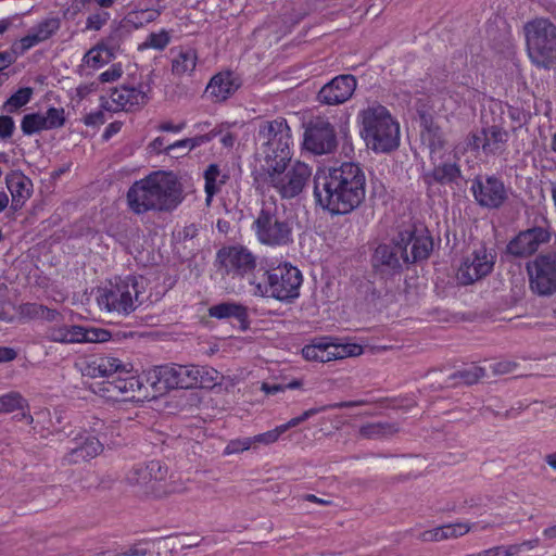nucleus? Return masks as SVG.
<instances>
[{
  "label": "nucleus",
  "mask_w": 556,
  "mask_h": 556,
  "mask_svg": "<svg viewBox=\"0 0 556 556\" xmlns=\"http://www.w3.org/2000/svg\"><path fill=\"white\" fill-rule=\"evenodd\" d=\"M366 176L359 165L345 162L314 176L316 203L333 215L353 212L365 200Z\"/></svg>",
  "instance_id": "obj_1"
},
{
  "label": "nucleus",
  "mask_w": 556,
  "mask_h": 556,
  "mask_svg": "<svg viewBox=\"0 0 556 556\" xmlns=\"http://www.w3.org/2000/svg\"><path fill=\"white\" fill-rule=\"evenodd\" d=\"M83 375L90 378H104L102 395L115 401H143L154 399L153 390L141 377L129 375L123 362L113 356H97L88 361Z\"/></svg>",
  "instance_id": "obj_2"
},
{
  "label": "nucleus",
  "mask_w": 556,
  "mask_h": 556,
  "mask_svg": "<svg viewBox=\"0 0 556 556\" xmlns=\"http://www.w3.org/2000/svg\"><path fill=\"white\" fill-rule=\"evenodd\" d=\"M182 200V186L170 172H153L135 181L127 191L128 207L137 215L151 211L170 212Z\"/></svg>",
  "instance_id": "obj_3"
},
{
  "label": "nucleus",
  "mask_w": 556,
  "mask_h": 556,
  "mask_svg": "<svg viewBox=\"0 0 556 556\" xmlns=\"http://www.w3.org/2000/svg\"><path fill=\"white\" fill-rule=\"evenodd\" d=\"M312 177V167L302 161L282 160L262 164L256 177L257 188L274 189L281 199L299 197L307 187Z\"/></svg>",
  "instance_id": "obj_4"
},
{
  "label": "nucleus",
  "mask_w": 556,
  "mask_h": 556,
  "mask_svg": "<svg viewBox=\"0 0 556 556\" xmlns=\"http://www.w3.org/2000/svg\"><path fill=\"white\" fill-rule=\"evenodd\" d=\"M433 243L428 236H416L414 232H401L399 240L379 244L372 255V266L381 273H395L403 265L425 260L432 251Z\"/></svg>",
  "instance_id": "obj_5"
},
{
  "label": "nucleus",
  "mask_w": 556,
  "mask_h": 556,
  "mask_svg": "<svg viewBox=\"0 0 556 556\" xmlns=\"http://www.w3.org/2000/svg\"><path fill=\"white\" fill-rule=\"evenodd\" d=\"M362 136L366 146L376 153H389L400 144V125L389 110L378 103L368 105L358 113Z\"/></svg>",
  "instance_id": "obj_6"
},
{
  "label": "nucleus",
  "mask_w": 556,
  "mask_h": 556,
  "mask_svg": "<svg viewBox=\"0 0 556 556\" xmlns=\"http://www.w3.org/2000/svg\"><path fill=\"white\" fill-rule=\"evenodd\" d=\"M147 287L143 276L116 277L100 290L98 303L109 312L128 316L148 300Z\"/></svg>",
  "instance_id": "obj_7"
},
{
  "label": "nucleus",
  "mask_w": 556,
  "mask_h": 556,
  "mask_svg": "<svg viewBox=\"0 0 556 556\" xmlns=\"http://www.w3.org/2000/svg\"><path fill=\"white\" fill-rule=\"evenodd\" d=\"M302 282L300 269L288 263L270 269L263 268L260 276L253 275L250 279L255 295L287 303L299 298Z\"/></svg>",
  "instance_id": "obj_8"
},
{
  "label": "nucleus",
  "mask_w": 556,
  "mask_h": 556,
  "mask_svg": "<svg viewBox=\"0 0 556 556\" xmlns=\"http://www.w3.org/2000/svg\"><path fill=\"white\" fill-rule=\"evenodd\" d=\"M256 240L265 247L283 248L293 242V227L282 206L264 201L252 224Z\"/></svg>",
  "instance_id": "obj_9"
},
{
  "label": "nucleus",
  "mask_w": 556,
  "mask_h": 556,
  "mask_svg": "<svg viewBox=\"0 0 556 556\" xmlns=\"http://www.w3.org/2000/svg\"><path fill=\"white\" fill-rule=\"evenodd\" d=\"M527 53L538 68L556 65V26L548 18H534L523 26Z\"/></svg>",
  "instance_id": "obj_10"
},
{
  "label": "nucleus",
  "mask_w": 556,
  "mask_h": 556,
  "mask_svg": "<svg viewBox=\"0 0 556 556\" xmlns=\"http://www.w3.org/2000/svg\"><path fill=\"white\" fill-rule=\"evenodd\" d=\"M257 139L262 146L263 164L278 159L291 160L293 139L291 128L283 117L263 121L258 126Z\"/></svg>",
  "instance_id": "obj_11"
},
{
  "label": "nucleus",
  "mask_w": 556,
  "mask_h": 556,
  "mask_svg": "<svg viewBox=\"0 0 556 556\" xmlns=\"http://www.w3.org/2000/svg\"><path fill=\"white\" fill-rule=\"evenodd\" d=\"M216 271L223 278L249 280L253 275L260 276L263 268L256 269V255L242 244H231L220 248L214 261Z\"/></svg>",
  "instance_id": "obj_12"
},
{
  "label": "nucleus",
  "mask_w": 556,
  "mask_h": 556,
  "mask_svg": "<svg viewBox=\"0 0 556 556\" xmlns=\"http://www.w3.org/2000/svg\"><path fill=\"white\" fill-rule=\"evenodd\" d=\"M197 375H199L197 365L168 364L149 370L147 382L153 390L152 396H157L172 389L195 388Z\"/></svg>",
  "instance_id": "obj_13"
},
{
  "label": "nucleus",
  "mask_w": 556,
  "mask_h": 556,
  "mask_svg": "<svg viewBox=\"0 0 556 556\" xmlns=\"http://www.w3.org/2000/svg\"><path fill=\"white\" fill-rule=\"evenodd\" d=\"M531 292L549 298L556 294V251L538 254L526 264Z\"/></svg>",
  "instance_id": "obj_14"
},
{
  "label": "nucleus",
  "mask_w": 556,
  "mask_h": 556,
  "mask_svg": "<svg viewBox=\"0 0 556 556\" xmlns=\"http://www.w3.org/2000/svg\"><path fill=\"white\" fill-rule=\"evenodd\" d=\"M167 473L166 466H163L159 460H151L146 465L134 467L127 475V481L130 485L137 488L139 493L161 496L166 492L163 483Z\"/></svg>",
  "instance_id": "obj_15"
},
{
  "label": "nucleus",
  "mask_w": 556,
  "mask_h": 556,
  "mask_svg": "<svg viewBox=\"0 0 556 556\" xmlns=\"http://www.w3.org/2000/svg\"><path fill=\"white\" fill-rule=\"evenodd\" d=\"M363 353L362 345L334 343L330 337H321L312 341L302 349V355L306 361L327 363Z\"/></svg>",
  "instance_id": "obj_16"
},
{
  "label": "nucleus",
  "mask_w": 556,
  "mask_h": 556,
  "mask_svg": "<svg viewBox=\"0 0 556 556\" xmlns=\"http://www.w3.org/2000/svg\"><path fill=\"white\" fill-rule=\"evenodd\" d=\"M509 132L498 125L482 127L467 136V146L471 151H481L486 157L500 156L507 150Z\"/></svg>",
  "instance_id": "obj_17"
},
{
  "label": "nucleus",
  "mask_w": 556,
  "mask_h": 556,
  "mask_svg": "<svg viewBox=\"0 0 556 556\" xmlns=\"http://www.w3.org/2000/svg\"><path fill=\"white\" fill-rule=\"evenodd\" d=\"M549 226H534L520 231L506 245L508 255L516 258H527L534 255L539 249L551 241Z\"/></svg>",
  "instance_id": "obj_18"
},
{
  "label": "nucleus",
  "mask_w": 556,
  "mask_h": 556,
  "mask_svg": "<svg viewBox=\"0 0 556 556\" xmlns=\"http://www.w3.org/2000/svg\"><path fill=\"white\" fill-rule=\"evenodd\" d=\"M303 144L307 151L317 155L333 152L338 144L333 125L323 117L311 121L304 132Z\"/></svg>",
  "instance_id": "obj_19"
},
{
  "label": "nucleus",
  "mask_w": 556,
  "mask_h": 556,
  "mask_svg": "<svg viewBox=\"0 0 556 556\" xmlns=\"http://www.w3.org/2000/svg\"><path fill=\"white\" fill-rule=\"evenodd\" d=\"M111 334L108 330L97 328H85L78 325H60L49 327L46 339L50 342L73 344L84 342H105Z\"/></svg>",
  "instance_id": "obj_20"
},
{
  "label": "nucleus",
  "mask_w": 556,
  "mask_h": 556,
  "mask_svg": "<svg viewBox=\"0 0 556 556\" xmlns=\"http://www.w3.org/2000/svg\"><path fill=\"white\" fill-rule=\"evenodd\" d=\"M495 256L484 247H480L465 257L460 264L456 278L464 286L471 285L488 276L494 267Z\"/></svg>",
  "instance_id": "obj_21"
},
{
  "label": "nucleus",
  "mask_w": 556,
  "mask_h": 556,
  "mask_svg": "<svg viewBox=\"0 0 556 556\" xmlns=\"http://www.w3.org/2000/svg\"><path fill=\"white\" fill-rule=\"evenodd\" d=\"M470 191L477 203L486 208H498L507 199L503 181L495 176L477 177L472 180Z\"/></svg>",
  "instance_id": "obj_22"
},
{
  "label": "nucleus",
  "mask_w": 556,
  "mask_h": 556,
  "mask_svg": "<svg viewBox=\"0 0 556 556\" xmlns=\"http://www.w3.org/2000/svg\"><path fill=\"white\" fill-rule=\"evenodd\" d=\"M356 87L355 76L351 74L336 76L321 87L318 92V100L327 105L342 104L351 99Z\"/></svg>",
  "instance_id": "obj_23"
},
{
  "label": "nucleus",
  "mask_w": 556,
  "mask_h": 556,
  "mask_svg": "<svg viewBox=\"0 0 556 556\" xmlns=\"http://www.w3.org/2000/svg\"><path fill=\"white\" fill-rule=\"evenodd\" d=\"M147 102V93L141 88L121 86L111 91L109 99L103 100L102 108L113 112L134 111Z\"/></svg>",
  "instance_id": "obj_24"
},
{
  "label": "nucleus",
  "mask_w": 556,
  "mask_h": 556,
  "mask_svg": "<svg viewBox=\"0 0 556 556\" xmlns=\"http://www.w3.org/2000/svg\"><path fill=\"white\" fill-rule=\"evenodd\" d=\"M61 26L58 17L46 18L30 27L27 35L14 42V50L17 53H25L33 47L50 39Z\"/></svg>",
  "instance_id": "obj_25"
},
{
  "label": "nucleus",
  "mask_w": 556,
  "mask_h": 556,
  "mask_svg": "<svg viewBox=\"0 0 556 556\" xmlns=\"http://www.w3.org/2000/svg\"><path fill=\"white\" fill-rule=\"evenodd\" d=\"M239 87V78L232 72H220L211 78L205 92L215 102H222L233 94Z\"/></svg>",
  "instance_id": "obj_26"
},
{
  "label": "nucleus",
  "mask_w": 556,
  "mask_h": 556,
  "mask_svg": "<svg viewBox=\"0 0 556 556\" xmlns=\"http://www.w3.org/2000/svg\"><path fill=\"white\" fill-rule=\"evenodd\" d=\"M103 450L102 443L93 435H86L76 439L75 445L68 448L65 459L70 464H78L89 460L99 455Z\"/></svg>",
  "instance_id": "obj_27"
},
{
  "label": "nucleus",
  "mask_w": 556,
  "mask_h": 556,
  "mask_svg": "<svg viewBox=\"0 0 556 556\" xmlns=\"http://www.w3.org/2000/svg\"><path fill=\"white\" fill-rule=\"evenodd\" d=\"M7 187L12 197L14 210L21 208L31 195L33 184L22 172L14 170L5 176Z\"/></svg>",
  "instance_id": "obj_28"
},
{
  "label": "nucleus",
  "mask_w": 556,
  "mask_h": 556,
  "mask_svg": "<svg viewBox=\"0 0 556 556\" xmlns=\"http://www.w3.org/2000/svg\"><path fill=\"white\" fill-rule=\"evenodd\" d=\"M324 409H325V407L309 408V409L305 410L302 415L290 419L288 422H286L283 425L277 426L273 430L256 434L254 437H250V439L252 441V445L253 446L256 444L268 445V444L275 443L276 441H278L280 435L282 433H285L287 430H289L290 428L296 427L298 425H300L301 422L315 416L316 414L324 412Z\"/></svg>",
  "instance_id": "obj_29"
},
{
  "label": "nucleus",
  "mask_w": 556,
  "mask_h": 556,
  "mask_svg": "<svg viewBox=\"0 0 556 556\" xmlns=\"http://www.w3.org/2000/svg\"><path fill=\"white\" fill-rule=\"evenodd\" d=\"M208 315L217 319L235 318L242 328H247L248 309L244 305L235 302H223L208 308Z\"/></svg>",
  "instance_id": "obj_30"
},
{
  "label": "nucleus",
  "mask_w": 556,
  "mask_h": 556,
  "mask_svg": "<svg viewBox=\"0 0 556 556\" xmlns=\"http://www.w3.org/2000/svg\"><path fill=\"white\" fill-rule=\"evenodd\" d=\"M229 176L222 173L217 164H210L204 172L206 203L210 204L213 197L220 191L223 185L226 184Z\"/></svg>",
  "instance_id": "obj_31"
},
{
  "label": "nucleus",
  "mask_w": 556,
  "mask_h": 556,
  "mask_svg": "<svg viewBox=\"0 0 556 556\" xmlns=\"http://www.w3.org/2000/svg\"><path fill=\"white\" fill-rule=\"evenodd\" d=\"M198 62L197 51L192 48L180 49L172 60V72L176 76L191 74Z\"/></svg>",
  "instance_id": "obj_32"
},
{
  "label": "nucleus",
  "mask_w": 556,
  "mask_h": 556,
  "mask_svg": "<svg viewBox=\"0 0 556 556\" xmlns=\"http://www.w3.org/2000/svg\"><path fill=\"white\" fill-rule=\"evenodd\" d=\"M428 177L440 185L457 184L462 170L456 163H442L434 166Z\"/></svg>",
  "instance_id": "obj_33"
},
{
  "label": "nucleus",
  "mask_w": 556,
  "mask_h": 556,
  "mask_svg": "<svg viewBox=\"0 0 556 556\" xmlns=\"http://www.w3.org/2000/svg\"><path fill=\"white\" fill-rule=\"evenodd\" d=\"M484 376H485L484 368H482L480 366L471 365L467 368L457 370L454 374H452L448 377V384L450 386H458V384L471 386L473 383H477Z\"/></svg>",
  "instance_id": "obj_34"
},
{
  "label": "nucleus",
  "mask_w": 556,
  "mask_h": 556,
  "mask_svg": "<svg viewBox=\"0 0 556 556\" xmlns=\"http://www.w3.org/2000/svg\"><path fill=\"white\" fill-rule=\"evenodd\" d=\"M31 96L33 89L30 87L20 88L3 103L2 111L8 114L16 113L30 101Z\"/></svg>",
  "instance_id": "obj_35"
},
{
  "label": "nucleus",
  "mask_w": 556,
  "mask_h": 556,
  "mask_svg": "<svg viewBox=\"0 0 556 556\" xmlns=\"http://www.w3.org/2000/svg\"><path fill=\"white\" fill-rule=\"evenodd\" d=\"M397 431L394 425L391 424H368L359 429V434L365 439H379L388 434H393Z\"/></svg>",
  "instance_id": "obj_36"
},
{
  "label": "nucleus",
  "mask_w": 556,
  "mask_h": 556,
  "mask_svg": "<svg viewBox=\"0 0 556 556\" xmlns=\"http://www.w3.org/2000/svg\"><path fill=\"white\" fill-rule=\"evenodd\" d=\"M170 42L169 33L161 29L159 33H151L147 36L146 40L139 45V50L154 49L162 51Z\"/></svg>",
  "instance_id": "obj_37"
},
{
  "label": "nucleus",
  "mask_w": 556,
  "mask_h": 556,
  "mask_svg": "<svg viewBox=\"0 0 556 556\" xmlns=\"http://www.w3.org/2000/svg\"><path fill=\"white\" fill-rule=\"evenodd\" d=\"M28 407L27 401L18 392L0 396V413H12Z\"/></svg>",
  "instance_id": "obj_38"
},
{
  "label": "nucleus",
  "mask_w": 556,
  "mask_h": 556,
  "mask_svg": "<svg viewBox=\"0 0 556 556\" xmlns=\"http://www.w3.org/2000/svg\"><path fill=\"white\" fill-rule=\"evenodd\" d=\"M21 129L26 136H30L41 130H47L43 115L39 113H30L24 115L21 122Z\"/></svg>",
  "instance_id": "obj_39"
},
{
  "label": "nucleus",
  "mask_w": 556,
  "mask_h": 556,
  "mask_svg": "<svg viewBox=\"0 0 556 556\" xmlns=\"http://www.w3.org/2000/svg\"><path fill=\"white\" fill-rule=\"evenodd\" d=\"M199 375H197V387L212 388L222 381L220 374L212 367L198 366Z\"/></svg>",
  "instance_id": "obj_40"
},
{
  "label": "nucleus",
  "mask_w": 556,
  "mask_h": 556,
  "mask_svg": "<svg viewBox=\"0 0 556 556\" xmlns=\"http://www.w3.org/2000/svg\"><path fill=\"white\" fill-rule=\"evenodd\" d=\"M46 128H60L65 124V113L63 108H50L43 115Z\"/></svg>",
  "instance_id": "obj_41"
},
{
  "label": "nucleus",
  "mask_w": 556,
  "mask_h": 556,
  "mask_svg": "<svg viewBox=\"0 0 556 556\" xmlns=\"http://www.w3.org/2000/svg\"><path fill=\"white\" fill-rule=\"evenodd\" d=\"M422 139L428 143L431 154L441 151L445 146L443 135L438 128H429L427 132L422 135Z\"/></svg>",
  "instance_id": "obj_42"
},
{
  "label": "nucleus",
  "mask_w": 556,
  "mask_h": 556,
  "mask_svg": "<svg viewBox=\"0 0 556 556\" xmlns=\"http://www.w3.org/2000/svg\"><path fill=\"white\" fill-rule=\"evenodd\" d=\"M252 441L249 438H238L230 440L224 450V455L238 454L252 447Z\"/></svg>",
  "instance_id": "obj_43"
},
{
  "label": "nucleus",
  "mask_w": 556,
  "mask_h": 556,
  "mask_svg": "<svg viewBox=\"0 0 556 556\" xmlns=\"http://www.w3.org/2000/svg\"><path fill=\"white\" fill-rule=\"evenodd\" d=\"M471 529V526L466 522H457V523H451L443 526L444 530V538L447 539H456L459 536L465 535L468 533Z\"/></svg>",
  "instance_id": "obj_44"
},
{
  "label": "nucleus",
  "mask_w": 556,
  "mask_h": 556,
  "mask_svg": "<svg viewBox=\"0 0 556 556\" xmlns=\"http://www.w3.org/2000/svg\"><path fill=\"white\" fill-rule=\"evenodd\" d=\"M103 47L98 46L96 48L90 49L84 56V62L93 68H99L104 63H106V59L102 56Z\"/></svg>",
  "instance_id": "obj_45"
},
{
  "label": "nucleus",
  "mask_w": 556,
  "mask_h": 556,
  "mask_svg": "<svg viewBox=\"0 0 556 556\" xmlns=\"http://www.w3.org/2000/svg\"><path fill=\"white\" fill-rule=\"evenodd\" d=\"M41 304L24 303L18 307V314L25 319H38L40 317Z\"/></svg>",
  "instance_id": "obj_46"
},
{
  "label": "nucleus",
  "mask_w": 556,
  "mask_h": 556,
  "mask_svg": "<svg viewBox=\"0 0 556 556\" xmlns=\"http://www.w3.org/2000/svg\"><path fill=\"white\" fill-rule=\"evenodd\" d=\"M110 18V14L108 12H100L90 14L86 22L87 29L99 30Z\"/></svg>",
  "instance_id": "obj_47"
},
{
  "label": "nucleus",
  "mask_w": 556,
  "mask_h": 556,
  "mask_svg": "<svg viewBox=\"0 0 556 556\" xmlns=\"http://www.w3.org/2000/svg\"><path fill=\"white\" fill-rule=\"evenodd\" d=\"M15 130V123L9 115H0V139L7 140L12 137Z\"/></svg>",
  "instance_id": "obj_48"
},
{
  "label": "nucleus",
  "mask_w": 556,
  "mask_h": 556,
  "mask_svg": "<svg viewBox=\"0 0 556 556\" xmlns=\"http://www.w3.org/2000/svg\"><path fill=\"white\" fill-rule=\"evenodd\" d=\"M443 526L420 533L419 539L424 542H438L445 540Z\"/></svg>",
  "instance_id": "obj_49"
},
{
  "label": "nucleus",
  "mask_w": 556,
  "mask_h": 556,
  "mask_svg": "<svg viewBox=\"0 0 556 556\" xmlns=\"http://www.w3.org/2000/svg\"><path fill=\"white\" fill-rule=\"evenodd\" d=\"M18 55H23V53L15 52L14 43L12 45L10 51L0 52V72L13 64Z\"/></svg>",
  "instance_id": "obj_50"
},
{
  "label": "nucleus",
  "mask_w": 556,
  "mask_h": 556,
  "mask_svg": "<svg viewBox=\"0 0 556 556\" xmlns=\"http://www.w3.org/2000/svg\"><path fill=\"white\" fill-rule=\"evenodd\" d=\"M123 74L121 65H113L109 70L100 74L99 79L101 83H111L117 80Z\"/></svg>",
  "instance_id": "obj_51"
},
{
  "label": "nucleus",
  "mask_w": 556,
  "mask_h": 556,
  "mask_svg": "<svg viewBox=\"0 0 556 556\" xmlns=\"http://www.w3.org/2000/svg\"><path fill=\"white\" fill-rule=\"evenodd\" d=\"M517 367V363L511 361H501L493 365V371L497 375L510 374Z\"/></svg>",
  "instance_id": "obj_52"
},
{
  "label": "nucleus",
  "mask_w": 556,
  "mask_h": 556,
  "mask_svg": "<svg viewBox=\"0 0 556 556\" xmlns=\"http://www.w3.org/2000/svg\"><path fill=\"white\" fill-rule=\"evenodd\" d=\"M104 122H105V116L101 110L91 112L84 117V123L87 126H99V125L104 124Z\"/></svg>",
  "instance_id": "obj_53"
},
{
  "label": "nucleus",
  "mask_w": 556,
  "mask_h": 556,
  "mask_svg": "<svg viewBox=\"0 0 556 556\" xmlns=\"http://www.w3.org/2000/svg\"><path fill=\"white\" fill-rule=\"evenodd\" d=\"M149 551L140 547L139 545H131L126 551L116 554L115 556H147Z\"/></svg>",
  "instance_id": "obj_54"
},
{
  "label": "nucleus",
  "mask_w": 556,
  "mask_h": 556,
  "mask_svg": "<svg viewBox=\"0 0 556 556\" xmlns=\"http://www.w3.org/2000/svg\"><path fill=\"white\" fill-rule=\"evenodd\" d=\"M17 357V352L8 346H0V363H9Z\"/></svg>",
  "instance_id": "obj_55"
},
{
  "label": "nucleus",
  "mask_w": 556,
  "mask_h": 556,
  "mask_svg": "<svg viewBox=\"0 0 556 556\" xmlns=\"http://www.w3.org/2000/svg\"><path fill=\"white\" fill-rule=\"evenodd\" d=\"M212 139L210 135H201L193 138H187L188 140V150L191 151L194 148L208 142Z\"/></svg>",
  "instance_id": "obj_56"
},
{
  "label": "nucleus",
  "mask_w": 556,
  "mask_h": 556,
  "mask_svg": "<svg viewBox=\"0 0 556 556\" xmlns=\"http://www.w3.org/2000/svg\"><path fill=\"white\" fill-rule=\"evenodd\" d=\"M365 404H367V402L364 400L340 402V403L331 404L329 406H324L325 407L324 410H326L327 408H345V407L363 406Z\"/></svg>",
  "instance_id": "obj_57"
},
{
  "label": "nucleus",
  "mask_w": 556,
  "mask_h": 556,
  "mask_svg": "<svg viewBox=\"0 0 556 556\" xmlns=\"http://www.w3.org/2000/svg\"><path fill=\"white\" fill-rule=\"evenodd\" d=\"M186 127V123L182 122L178 125H174L172 124L170 122H165V123H162L160 126H159V129L161 131H170V132H179L181 131L184 128Z\"/></svg>",
  "instance_id": "obj_58"
},
{
  "label": "nucleus",
  "mask_w": 556,
  "mask_h": 556,
  "mask_svg": "<svg viewBox=\"0 0 556 556\" xmlns=\"http://www.w3.org/2000/svg\"><path fill=\"white\" fill-rule=\"evenodd\" d=\"M59 315L60 314H59L58 311L51 309V308H49V307H47L45 305H41V311H40V317L39 318L52 321V320H55Z\"/></svg>",
  "instance_id": "obj_59"
},
{
  "label": "nucleus",
  "mask_w": 556,
  "mask_h": 556,
  "mask_svg": "<svg viewBox=\"0 0 556 556\" xmlns=\"http://www.w3.org/2000/svg\"><path fill=\"white\" fill-rule=\"evenodd\" d=\"M286 390L285 384L275 383V384H268L263 383L262 384V391H264L266 394H276L278 392H282Z\"/></svg>",
  "instance_id": "obj_60"
},
{
  "label": "nucleus",
  "mask_w": 556,
  "mask_h": 556,
  "mask_svg": "<svg viewBox=\"0 0 556 556\" xmlns=\"http://www.w3.org/2000/svg\"><path fill=\"white\" fill-rule=\"evenodd\" d=\"M122 128V123L119 122H113L111 124H109V126L106 127L104 134H103V138L104 139H110L113 135L117 134Z\"/></svg>",
  "instance_id": "obj_61"
},
{
  "label": "nucleus",
  "mask_w": 556,
  "mask_h": 556,
  "mask_svg": "<svg viewBox=\"0 0 556 556\" xmlns=\"http://www.w3.org/2000/svg\"><path fill=\"white\" fill-rule=\"evenodd\" d=\"M502 552L505 556H518L521 552V545L511 544L508 546H503Z\"/></svg>",
  "instance_id": "obj_62"
},
{
  "label": "nucleus",
  "mask_w": 556,
  "mask_h": 556,
  "mask_svg": "<svg viewBox=\"0 0 556 556\" xmlns=\"http://www.w3.org/2000/svg\"><path fill=\"white\" fill-rule=\"evenodd\" d=\"M177 148H185V149H188V140L187 138L186 139H181V140H178L172 144H168L167 147H165V152L167 154L170 153V151L177 149Z\"/></svg>",
  "instance_id": "obj_63"
},
{
  "label": "nucleus",
  "mask_w": 556,
  "mask_h": 556,
  "mask_svg": "<svg viewBox=\"0 0 556 556\" xmlns=\"http://www.w3.org/2000/svg\"><path fill=\"white\" fill-rule=\"evenodd\" d=\"M545 463L554 470H556V451L545 455Z\"/></svg>",
  "instance_id": "obj_64"
}]
</instances>
